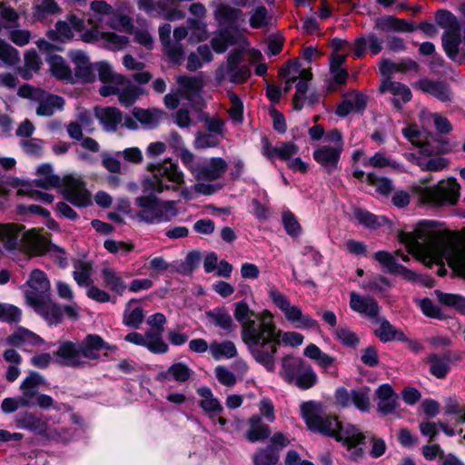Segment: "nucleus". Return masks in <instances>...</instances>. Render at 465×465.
I'll return each mask as SVG.
<instances>
[{
	"label": "nucleus",
	"mask_w": 465,
	"mask_h": 465,
	"mask_svg": "<svg viewBox=\"0 0 465 465\" xmlns=\"http://www.w3.org/2000/svg\"><path fill=\"white\" fill-rule=\"evenodd\" d=\"M176 83L178 84L177 90L181 97L186 99L192 104H196L204 85L202 75H179L176 78Z\"/></svg>",
	"instance_id": "a211bd4d"
},
{
	"label": "nucleus",
	"mask_w": 465,
	"mask_h": 465,
	"mask_svg": "<svg viewBox=\"0 0 465 465\" xmlns=\"http://www.w3.org/2000/svg\"><path fill=\"white\" fill-rule=\"evenodd\" d=\"M172 26L164 24L159 27V39L163 45L164 54L169 60L174 64H181L183 60L184 48L182 44L173 43L171 39Z\"/></svg>",
	"instance_id": "aec40b11"
},
{
	"label": "nucleus",
	"mask_w": 465,
	"mask_h": 465,
	"mask_svg": "<svg viewBox=\"0 0 465 465\" xmlns=\"http://www.w3.org/2000/svg\"><path fill=\"white\" fill-rule=\"evenodd\" d=\"M408 159L416 161L417 165L423 171L440 172L445 169L449 161L444 157H434V158H416L413 154H409Z\"/></svg>",
	"instance_id": "8fccbe9b"
},
{
	"label": "nucleus",
	"mask_w": 465,
	"mask_h": 465,
	"mask_svg": "<svg viewBox=\"0 0 465 465\" xmlns=\"http://www.w3.org/2000/svg\"><path fill=\"white\" fill-rule=\"evenodd\" d=\"M348 54H333L330 60V71L335 83L344 84L348 78V73L343 68Z\"/></svg>",
	"instance_id": "c03bdc74"
},
{
	"label": "nucleus",
	"mask_w": 465,
	"mask_h": 465,
	"mask_svg": "<svg viewBox=\"0 0 465 465\" xmlns=\"http://www.w3.org/2000/svg\"><path fill=\"white\" fill-rule=\"evenodd\" d=\"M398 238L418 260L432 263L445 259L450 267L465 276V248L451 245L436 221H420L412 232L401 231Z\"/></svg>",
	"instance_id": "f257e3e1"
},
{
	"label": "nucleus",
	"mask_w": 465,
	"mask_h": 465,
	"mask_svg": "<svg viewBox=\"0 0 465 465\" xmlns=\"http://www.w3.org/2000/svg\"><path fill=\"white\" fill-rule=\"evenodd\" d=\"M396 256L401 257L404 262L410 260V258L402 254L401 251H396L393 254L385 251H380L374 253V259L390 273H393L399 266L395 261Z\"/></svg>",
	"instance_id": "09e8293b"
},
{
	"label": "nucleus",
	"mask_w": 465,
	"mask_h": 465,
	"mask_svg": "<svg viewBox=\"0 0 465 465\" xmlns=\"http://www.w3.org/2000/svg\"><path fill=\"white\" fill-rule=\"evenodd\" d=\"M95 117L107 132H114L123 122L122 113L115 107H95Z\"/></svg>",
	"instance_id": "bb28decb"
},
{
	"label": "nucleus",
	"mask_w": 465,
	"mask_h": 465,
	"mask_svg": "<svg viewBox=\"0 0 465 465\" xmlns=\"http://www.w3.org/2000/svg\"><path fill=\"white\" fill-rule=\"evenodd\" d=\"M36 178L34 184L44 189H58L61 187V180L59 176L54 173L53 167L49 163H44L36 169Z\"/></svg>",
	"instance_id": "c85d7f7f"
},
{
	"label": "nucleus",
	"mask_w": 465,
	"mask_h": 465,
	"mask_svg": "<svg viewBox=\"0 0 465 465\" xmlns=\"http://www.w3.org/2000/svg\"><path fill=\"white\" fill-rule=\"evenodd\" d=\"M133 114L141 124L147 127L155 126L164 114L161 110H145L141 108H134Z\"/></svg>",
	"instance_id": "864d4df0"
},
{
	"label": "nucleus",
	"mask_w": 465,
	"mask_h": 465,
	"mask_svg": "<svg viewBox=\"0 0 465 465\" xmlns=\"http://www.w3.org/2000/svg\"><path fill=\"white\" fill-rule=\"evenodd\" d=\"M244 41V37L229 29L218 31L211 41L212 48L218 54L224 53L231 45H238Z\"/></svg>",
	"instance_id": "393cba45"
},
{
	"label": "nucleus",
	"mask_w": 465,
	"mask_h": 465,
	"mask_svg": "<svg viewBox=\"0 0 465 465\" xmlns=\"http://www.w3.org/2000/svg\"><path fill=\"white\" fill-rule=\"evenodd\" d=\"M268 296L273 305L279 309L285 321L297 329L309 330L318 327V322L309 314L303 313L299 305L292 304L291 300L276 286L270 285Z\"/></svg>",
	"instance_id": "423d86ee"
},
{
	"label": "nucleus",
	"mask_w": 465,
	"mask_h": 465,
	"mask_svg": "<svg viewBox=\"0 0 465 465\" xmlns=\"http://www.w3.org/2000/svg\"><path fill=\"white\" fill-rule=\"evenodd\" d=\"M102 350L114 351L115 347L97 334H88L81 341H61L54 355L63 365L76 368L84 366L87 361H99Z\"/></svg>",
	"instance_id": "7ed1b4c3"
},
{
	"label": "nucleus",
	"mask_w": 465,
	"mask_h": 465,
	"mask_svg": "<svg viewBox=\"0 0 465 465\" xmlns=\"http://www.w3.org/2000/svg\"><path fill=\"white\" fill-rule=\"evenodd\" d=\"M138 208L136 216L145 223H160L169 222L177 215L174 202H160L154 196H139L135 199Z\"/></svg>",
	"instance_id": "6e6552de"
},
{
	"label": "nucleus",
	"mask_w": 465,
	"mask_h": 465,
	"mask_svg": "<svg viewBox=\"0 0 465 465\" xmlns=\"http://www.w3.org/2000/svg\"><path fill=\"white\" fill-rule=\"evenodd\" d=\"M23 289L28 305L51 296L50 281L46 273L39 269L30 272Z\"/></svg>",
	"instance_id": "4468645a"
},
{
	"label": "nucleus",
	"mask_w": 465,
	"mask_h": 465,
	"mask_svg": "<svg viewBox=\"0 0 465 465\" xmlns=\"http://www.w3.org/2000/svg\"><path fill=\"white\" fill-rule=\"evenodd\" d=\"M9 341L15 346H20L25 343L39 346L44 343V340L41 337L24 328L18 329L11 335Z\"/></svg>",
	"instance_id": "de8ad7c7"
},
{
	"label": "nucleus",
	"mask_w": 465,
	"mask_h": 465,
	"mask_svg": "<svg viewBox=\"0 0 465 465\" xmlns=\"http://www.w3.org/2000/svg\"><path fill=\"white\" fill-rule=\"evenodd\" d=\"M169 0H137V6L149 16L161 17L165 14Z\"/></svg>",
	"instance_id": "49530a36"
},
{
	"label": "nucleus",
	"mask_w": 465,
	"mask_h": 465,
	"mask_svg": "<svg viewBox=\"0 0 465 465\" xmlns=\"http://www.w3.org/2000/svg\"><path fill=\"white\" fill-rule=\"evenodd\" d=\"M47 36L52 41L60 40L62 42L71 40L74 34L69 23L65 21H58L55 25V30H50Z\"/></svg>",
	"instance_id": "e2e57ef3"
},
{
	"label": "nucleus",
	"mask_w": 465,
	"mask_h": 465,
	"mask_svg": "<svg viewBox=\"0 0 465 465\" xmlns=\"http://www.w3.org/2000/svg\"><path fill=\"white\" fill-rule=\"evenodd\" d=\"M414 85L420 91L430 94L441 102H448L452 98V93L450 86L444 83L434 82L429 79H421L415 83Z\"/></svg>",
	"instance_id": "cd10ccee"
},
{
	"label": "nucleus",
	"mask_w": 465,
	"mask_h": 465,
	"mask_svg": "<svg viewBox=\"0 0 465 465\" xmlns=\"http://www.w3.org/2000/svg\"><path fill=\"white\" fill-rule=\"evenodd\" d=\"M246 439L251 442L262 440L268 438L271 433L269 426L262 423V418L258 414L249 418Z\"/></svg>",
	"instance_id": "c9c22d12"
},
{
	"label": "nucleus",
	"mask_w": 465,
	"mask_h": 465,
	"mask_svg": "<svg viewBox=\"0 0 465 465\" xmlns=\"http://www.w3.org/2000/svg\"><path fill=\"white\" fill-rule=\"evenodd\" d=\"M380 90L383 93L389 92L394 96L391 102L397 109L401 108V103H407L411 99V92L408 86L392 82L389 78L382 82Z\"/></svg>",
	"instance_id": "a878e982"
},
{
	"label": "nucleus",
	"mask_w": 465,
	"mask_h": 465,
	"mask_svg": "<svg viewBox=\"0 0 465 465\" xmlns=\"http://www.w3.org/2000/svg\"><path fill=\"white\" fill-rule=\"evenodd\" d=\"M350 307L352 311L373 320L380 312L377 301L371 296H361L355 292L350 293Z\"/></svg>",
	"instance_id": "4be33fe9"
},
{
	"label": "nucleus",
	"mask_w": 465,
	"mask_h": 465,
	"mask_svg": "<svg viewBox=\"0 0 465 465\" xmlns=\"http://www.w3.org/2000/svg\"><path fill=\"white\" fill-rule=\"evenodd\" d=\"M299 152V146L293 142H283L278 146H273L266 137L262 139V153L270 161L276 157L287 163Z\"/></svg>",
	"instance_id": "6ab92c4d"
},
{
	"label": "nucleus",
	"mask_w": 465,
	"mask_h": 465,
	"mask_svg": "<svg viewBox=\"0 0 465 465\" xmlns=\"http://www.w3.org/2000/svg\"><path fill=\"white\" fill-rule=\"evenodd\" d=\"M25 68L24 70L19 69V73L25 79H28L31 76L32 72H37L40 69L41 59L38 54L33 51H27L25 54Z\"/></svg>",
	"instance_id": "680f3d73"
},
{
	"label": "nucleus",
	"mask_w": 465,
	"mask_h": 465,
	"mask_svg": "<svg viewBox=\"0 0 465 465\" xmlns=\"http://www.w3.org/2000/svg\"><path fill=\"white\" fill-rule=\"evenodd\" d=\"M369 48L371 54H379L381 49V41L375 35H369L367 36H361L354 42V55L361 57Z\"/></svg>",
	"instance_id": "ea45409f"
},
{
	"label": "nucleus",
	"mask_w": 465,
	"mask_h": 465,
	"mask_svg": "<svg viewBox=\"0 0 465 465\" xmlns=\"http://www.w3.org/2000/svg\"><path fill=\"white\" fill-rule=\"evenodd\" d=\"M425 362L430 365V372L438 379H443L450 370V360L447 355L430 354Z\"/></svg>",
	"instance_id": "4c0bfd02"
},
{
	"label": "nucleus",
	"mask_w": 465,
	"mask_h": 465,
	"mask_svg": "<svg viewBox=\"0 0 465 465\" xmlns=\"http://www.w3.org/2000/svg\"><path fill=\"white\" fill-rule=\"evenodd\" d=\"M266 312H271L263 310L256 313L249 307L247 302H239L235 303L233 315L235 320L241 324L242 341L248 347L253 359L268 371H273L275 369V347H272L269 352L259 351V343L263 336L262 322L266 320Z\"/></svg>",
	"instance_id": "f03ea898"
},
{
	"label": "nucleus",
	"mask_w": 465,
	"mask_h": 465,
	"mask_svg": "<svg viewBox=\"0 0 465 465\" xmlns=\"http://www.w3.org/2000/svg\"><path fill=\"white\" fill-rule=\"evenodd\" d=\"M354 396V407L361 412H369L371 410V390L367 387H360L352 390Z\"/></svg>",
	"instance_id": "13d9d810"
},
{
	"label": "nucleus",
	"mask_w": 465,
	"mask_h": 465,
	"mask_svg": "<svg viewBox=\"0 0 465 465\" xmlns=\"http://www.w3.org/2000/svg\"><path fill=\"white\" fill-rule=\"evenodd\" d=\"M58 188L64 198L77 207L92 204L91 193L86 189L85 183L80 176L65 175Z\"/></svg>",
	"instance_id": "ddd939ff"
},
{
	"label": "nucleus",
	"mask_w": 465,
	"mask_h": 465,
	"mask_svg": "<svg viewBox=\"0 0 465 465\" xmlns=\"http://www.w3.org/2000/svg\"><path fill=\"white\" fill-rule=\"evenodd\" d=\"M210 353L216 361L232 359L237 355V348L232 341H214L210 344Z\"/></svg>",
	"instance_id": "79ce46f5"
},
{
	"label": "nucleus",
	"mask_w": 465,
	"mask_h": 465,
	"mask_svg": "<svg viewBox=\"0 0 465 465\" xmlns=\"http://www.w3.org/2000/svg\"><path fill=\"white\" fill-rule=\"evenodd\" d=\"M374 322L378 324L375 329V335L381 341H389L392 340L404 341L405 335L401 331L395 329L385 318L377 316L373 319Z\"/></svg>",
	"instance_id": "473e14b6"
},
{
	"label": "nucleus",
	"mask_w": 465,
	"mask_h": 465,
	"mask_svg": "<svg viewBox=\"0 0 465 465\" xmlns=\"http://www.w3.org/2000/svg\"><path fill=\"white\" fill-rule=\"evenodd\" d=\"M192 370L184 363L178 362L171 365L165 372L160 374L164 379H173L178 382H184L191 377Z\"/></svg>",
	"instance_id": "5fc2aeb1"
},
{
	"label": "nucleus",
	"mask_w": 465,
	"mask_h": 465,
	"mask_svg": "<svg viewBox=\"0 0 465 465\" xmlns=\"http://www.w3.org/2000/svg\"><path fill=\"white\" fill-rule=\"evenodd\" d=\"M266 320L262 322V338L259 343V351L269 352L272 347H275V353L280 343L284 345L296 347L302 344L304 337L296 331H282L276 326L274 322V315L272 312H266Z\"/></svg>",
	"instance_id": "1a4fd4ad"
},
{
	"label": "nucleus",
	"mask_w": 465,
	"mask_h": 465,
	"mask_svg": "<svg viewBox=\"0 0 465 465\" xmlns=\"http://www.w3.org/2000/svg\"><path fill=\"white\" fill-rule=\"evenodd\" d=\"M91 14L87 23L91 26H100L107 16L114 14L113 6L104 0H95L90 4Z\"/></svg>",
	"instance_id": "c756f323"
},
{
	"label": "nucleus",
	"mask_w": 465,
	"mask_h": 465,
	"mask_svg": "<svg viewBox=\"0 0 465 465\" xmlns=\"http://www.w3.org/2000/svg\"><path fill=\"white\" fill-rule=\"evenodd\" d=\"M47 232L41 229H32L23 233L21 242L24 250L31 256H42L46 254L50 242Z\"/></svg>",
	"instance_id": "2eb2a0df"
},
{
	"label": "nucleus",
	"mask_w": 465,
	"mask_h": 465,
	"mask_svg": "<svg viewBox=\"0 0 465 465\" xmlns=\"http://www.w3.org/2000/svg\"><path fill=\"white\" fill-rule=\"evenodd\" d=\"M45 382L43 376L39 373H30L21 383L20 389L24 394L35 398L37 388Z\"/></svg>",
	"instance_id": "052dcab7"
},
{
	"label": "nucleus",
	"mask_w": 465,
	"mask_h": 465,
	"mask_svg": "<svg viewBox=\"0 0 465 465\" xmlns=\"http://www.w3.org/2000/svg\"><path fill=\"white\" fill-rule=\"evenodd\" d=\"M19 51L5 40L0 38V62L7 67H15L20 64Z\"/></svg>",
	"instance_id": "a18cd8bd"
},
{
	"label": "nucleus",
	"mask_w": 465,
	"mask_h": 465,
	"mask_svg": "<svg viewBox=\"0 0 465 465\" xmlns=\"http://www.w3.org/2000/svg\"><path fill=\"white\" fill-rule=\"evenodd\" d=\"M354 216L359 223L371 229H376L381 225L382 221H385L384 218H379L370 212L363 210H356Z\"/></svg>",
	"instance_id": "774afa93"
},
{
	"label": "nucleus",
	"mask_w": 465,
	"mask_h": 465,
	"mask_svg": "<svg viewBox=\"0 0 465 465\" xmlns=\"http://www.w3.org/2000/svg\"><path fill=\"white\" fill-rule=\"evenodd\" d=\"M16 426L34 430L37 433H45L46 423L31 413H26L16 419Z\"/></svg>",
	"instance_id": "6e6d98bb"
},
{
	"label": "nucleus",
	"mask_w": 465,
	"mask_h": 465,
	"mask_svg": "<svg viewBox=\"0 0 465 465\" xmlns=\"http://www.w3.org/2000/svg\"><path fill=\"white\" fill-rule=\"evenodd\" d=\"M124 84V86H121V90L118 93V101L121 104L124 106H130L136 99L140 96L142 94V90L133 84L131 81L128 79L127 82H122Z\"/></svg>",
	"instance_id": "603ef678"
},
{
	"label": "nucleus",
	"mask_w": 465,
	"mask_h": 465,
	"mask_svg": "<svg viewBox=\"0 0 465 465\" xmlns=\"http://www.w3.org/2000/svg\"><path fill=\"white\" fill-rule=\"evenodd\" d=\"M187 23L189 25V42L198 43L207 38L206 24L197 19H188Z\"/></svg>",
	"instance_id": "bf43d9fd"
},
{
	"label": "nucleus",
	"mask_w": 465,
	"mask_h": 465,
	"mask_svg": "<svg viewBox=\"0 0 465 465\" xmlns=\"http://www.w3.org/2000/svg\"><path fill=\"white\" fill-rule=\"evenodd\" d=\"M228 168L227 162L221 157L203 160L193 176L197 181L213 182L221 178Z\"/></svg>",
	"instance_id": "f3484780"
},
{
	"label": "nucleus",
	"mask_w": 465,
	"mask_h": 465,
	"mask_svg": "<svg viewBox=\"0 0 465 465\" xmlns=\"http://www.w3.org/2000/svg\"><path fill=\"white\" fill-rule=\"evenodd\" d=\"M49 325H57L63 321L60 306L50 297L29 304Z\"/></svg>",
	"instance_id": "412c9836"
},
{
	"label": "nucleus",
	"mask_w": 465,
	"mask_h": 465,
	"mask_svg": "<svg viewBox=\"0 0 465 465\" xmlns=\"http://www.w3.org/2000/svg\"><path fill=\"white\" fill-rule=\"evenodd\" d=\"M341 153V145L339 147L322 145L314 150L313 158L326 172L331 173L338 167Z\"/></svg>",
	"instance_id": "5701e85b"
},
{
	"label": "nucleus",
	"mask_w": 465,
	"mask_h": 465,
	"mask_svg": "<svg viewBox=\"0 0 465 465\" xmlns=\"http://www.w3.org/2000/svg\"><path fill=\"white\" fill-rule=\"evenodd\" d=\"M280 375L288 383L302 390L311 389L318 381V376L309 363L292 356L282 359Z\"/></svg>",
	"instance_id": "9d476101"
},
{
	"label": "nucleus",
	"mask_w": 465,
	"mask_h": 465,
	"mask_svg": "<svg viewBox=\"0 0 465 465\" xmlns=\"http://www.w3.org/2000/svg\"><path fill=\"white\" fill-rule=\"evenodd\" d=\"M108 26L117 31L130 33L134 25L129 15L114 13L108 21Z\"/></svg>",
	"instance_id": "0e129e2a"
},
{
	"label": "nucleus",
	"mask_w": 465,
	"mask_h": 465,
	"mask_svg": "<svg viewBox=\"0 0 465 465\" xmlns=\"http://www.w3.org/2000/svg\"><path fill=\"white\" fill-rule=\"evenodd\" d=\"M301 412L310 430L337 438L341 424L335 417H322V408L320 403L303 402L301 405Z\"/></svg>",
	"instance_id": "f8f14e48"
},
{
	"label": "nucleus",
	"mask_w": 465,
	"mask_h": 465,
	"mask_svg": "<svg viewBox=\"0 0 465 465\" xmlns=\"http://www.w3.org/2000/svg\"><path fill=\"white\" fill-rule=\"evenodd\" d=\"M336 439L351 449L362 442L364 435L354 425L347 424L341 427Z\"/></svg>",
	"instance_id": "37998d69"
},
{
	"label": "nucleus",
	"mask_w": 465,
	"mask_h": 465,
	"mask_svg": "<svg viewBox=\"0 0 465 465\" xmlns=\"http://www.w3.org/2000/svg\"><path fill=\"white\" fill-rule=\"evenodd\" d=\"M70 57L75 65V74L84 82H91L94 79V70L88 57L82 51L70 53Z\"/></svg>",
	"instance_id": "2f4dec72"
},
{
	"label": "nucleus",
	"mask_w": 465,
	"mask_h": 465,
	"mask_svg": "<svg viewBox=\"0 0 465 465\" xmlns=\"http://www.w3.org/2000/svg\"><path fill=\"white\" fill-rule=\"evenodd\" d=\"M460 186L455 178H448L440 181L433 187L417 185L413 187V193L419 203L430 206H441L444 204H455L460 197Z\"/></svg>",
	"instance_id": "20e7f679"
},
{
	"label": "nucleus",
	"mask_w": 465,
	"mask_h": 465,
	"mask_svg": "<svg viewBox=\"0 0 465 465\" xmlns=\"http://www.w3.org/2000/svg\"><path fill=\"white\" fill-rule=\"evenodd\" d=\"M93 263L88 261H78L74 264L73 277L81 287H88L93 283Z\"/></svg>",
	"instance_id": "a19ab883"
},
{
	"label": "nucleus",
	"mask_w": 465,
	"mask_h": 465,
	"mask_svg": "<svg viewBox=\"0 0 465 465\" xmlns=\"http://www.w3.org/2000/svg\"><path fill=\"white\" fill-rule=\"evenodd\" d=\"M39 105L36 109V114L40 116H51L56 111H61L64 105V100L55 94H45L43 92L38 98Z\"/></svg>",
	"instance_id": "7c9ffc66"
},
{
	"label": "nucleus",
	"mask_w": 465,
	"mask_h": 465,
	"mask_svg": "<svg viewBox=\"0 0 465 465\" xmlns=\"http://www.w3.org/2000/svg\"><path fill=\"white\" fill-rule=\"evenodd\" d=\"M378 402L377 410L382 415L393 413L399 406L398 394L391 385L382 384L375 391Z\"/></svg>",
	"instance_id": "b1692460"
},
{
	"label": "nucleus",
	"mask_w": 465,
	"mask_h": 465,
	"mask_svg": "<svg viewBox=\"0 0 465 465\" xmlns=\"http://www.w3.org/2000/svg\"><path fill=\"white\" fill-rule=\"evenodd\" d=\"M438 301L448 307L455 308L461 313H465V298L459 294L445 293L440 291L434 292Z\"/></svg>",
	"instance_id": "4d7b16f0"
},
{
	"label": "nucleus",
	"mask_w": 465,
	"mask_h": 465,
	"mask_svg": "<svg viewBox=\"0 0 465 465\" xmlns=\"http://www.w3.org/2000/svg\"><path fill=\"white\" fill-rule=\"evenodd\" d=\"M209 320L216 326L224 330H230L232 325L231 315L224 310H215L207 312Z\"/></svg>",
	"instance_id": "338daca9"
},
{
	"label": "nucleus",
	"mask_w": 465,
	"mask_h": 465,
	"mask_svg": "<svg viewBox=\"0 0 465 465\" xmlns=\"http://www.w3.org/2000/svg\"><path fill=\"white\" fill-rule=\"evenodd\" d=\"M124 340L146 347L153 353H164L168 351V345L161 338V330L158 331H148L144 334L130 332L124 337Z\"/></svg>",
	"instance_id": "dca6fc26"
},
{
	"label": "nucleus",
	"mask_w": 465,
	"mask_h": 465,
	"mask_svg": "<svg viewBox=\"0 0 465 465\" xmlns=\"http://www.w3.org/2000/svg\"><path fill=\"white\" fill-rule=\"evenodd\" d=\"M51 73L54 76L62 80L72 78V71L60 55H50L47 59Z\"/></svg>",
	"instance_id": "3c124183"
},
{
	"label": "nucleus",
	"mask_w": 465,
	"mask_h": 465,
	"mask_svg": "<svg viewBox=\"0 0 465 465\" xmlns=\"http://www.w3.org/2000/svg\"><path fill=\"white\" fill-rule=\"evenodd\" d=\"M197 393L201 397L199 405L207 413L209 417L220 414L223 411L221 402L214 397L212 391L207 387L197 389Z\"/></svg>",
	"instance_id": "f704fd0d"
},
{
	"label": "nucleus",
	"mask_w": 465,
	"mask_h": 465,
	"mask_svg": "<svg viewBox=\"0 0 465 465\" xmlns=\"http://www.w3.org/2000/svg\"><path fill=\"white\" fill-rule=\"evenodd\" d=\"M148 170L153 172V176L143 182V186L146 192L161 193L165 190H170L171 186L166 182L174 184L173 190H176L177 186L184 183L183 171L171 159H167L156 165L150 164Z\"/></svg>",
	"instance_id": "39448f33"
},
{
	"label": "nucleus",
	"mask_w": 465,
	"mask_h": 465,
	"mask_svg": "<svg viewBox=\"0 0 465 465\" xmlns=\"http://www.w3.org/2000/svg\"><path fill=\"white\" fill-rule=\"evenodd\" d=\"M437 24L445 31L442 35V46L446 54L453 61L461 63L465 53L461 45L460 27L457 18L449 11L440 10L436 14Z\"/></svg>",
	"instance_id": "0eeeda50"
},
{
	"label": "nucleus",
	"mask_w": 465,
	"mask_h": 465,
	"mask_svg": "<svg viewBox=\"0 0 465 465\" xmlns=\"http://www.w3.org/2000/svg\"><path fill=\"white\" fill-rule=\"evenodd\" d=\"M243 53L242 49L235 48L227 55L226 62L220 64L215 71L214 78L221 85L225 82L234 84L245 83L251 77V69L248 65L242 64Z\"/></svg>",
	"instance_id": "9b49d317"
},
{
	"label": "nucleus",
	"mask_w": 465,
	"mask_h": 465,
	"mask_svg": "<svg viewBox=\"0 0 465 465\" xmlns=\"http://www.w3.org/2000/svg\"><path fill=\"white\" fill-rule=\"evenodd\" d=\"M213 15L215 20L218 21L220 25H231L238 21H244V15L242 10L225 4L218 5Z\"/></svg>",
	"instance_id": "e433bc0d"
},
{
	"label": "nucleus",
	"mask_w": 465,
	"mask_h": 465,
	"mask_svg": "<svg viewBox=\"0 0 465 465\" xmlns=\"http://www.w3.org/2000/svg\"><path fill=\"white\" fill-rule=\"evenodd\" d=\"M279 460L278 452L272 447L261 449L253 457L255 465H274Z\"/></svg>",
	"instance_id": "69168bd1"
},
{
	"label": "nucleus",
	"mask_w": 465,
	"mask_h": 465,
	"mask_svg": "<svg viewBox=\"0 0 465 465\" xmlns=\"http://www.w3.org/2000/svg\"><path fill=\"white\" fill-rule=\"evenodd\" d=\"M101 275L104 287L119 295H122L125 292L126 284L120 273L114 268L104 267L101 272Z\"/></svg>",
	"instance_id": "58836bf2"
},
{
	"label": "nucleus",
	"mask_w": 465,
	"mask_h": 465,
	"mask_svg": "<svg viewBox=\"0 0 465 465\" xmlns=\"http://www.w3.org/2000/svg\"><path fill=\"white\" fill-rule=\"evenodd\" d=\"M23 227L17 224H2L0 225V242L8 250H15L23 236Z\"/></svg>",
	"instance_id": "72a5a7b5"
}]
</instances>
